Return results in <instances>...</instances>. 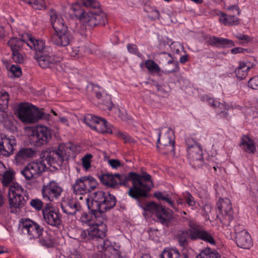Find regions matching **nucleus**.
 I'll return each mask as SVG.
<instances>
[{
    "label": "nucleus",
    "instance_id": "nucleus-10",
    "mask_svg": "<svg viewBox=\"0 0 258 258\" xmlns=\"http://www.w3.org/2000/svg\"><path fill=\"white\" fill-rule=\"evenodd\" d=\"M50 138L51 134L49 130L43 125H38L32 129L29 135L31 144L36 147L46 144Z\"/></svg>",
    "mask_w": 258,
    "mask_h": 258
},
{
    "label": "nucleus",
    "instance_id": "nucleus-20",
    "mask_svg": "<svg viewBox=\"0 0 258 258\" xmlns=\"http://www.w3.org/2000/svg\"><path fill=\"white\" fill-rule=\"evenodd\" d=\"M198 239H201L212 245H215L216 243L213 233L195 226V231L191 236V240H195Z\"/></svg>",
    "mask_w": 258,
    "mask_h": 258
},
{
    "label": "nucleus",
    "instance_id": "nucleus-9",
    "mask_svg": "<svg viewBox=\"0 0 258 258\" xmlns=\"http://www.w3.org/2000/svg\"><path fill=\"white\" fill-rule=\"evenodd\" d=\"M20 228L22 233L30 239L39 237L44 230L42 227L29 218L22 219L20 221Z\"/></svg>",
    "mask_w": 258,
    "mask_h": 258
},
{
    "label": "nucleus",
    "instance_id": "nucleus-30",
    "mask_svg": "<svg viewBox=\"0 0 258 258\" xmlns=\"http://www.w3.org/2000/svg\"><path fill=\"white\" fill-rule=\"evenodd\" d=\"M29 199L28 196H11L9 197L11 208H20L23 207Z\"/></svg>",
    "mask_w": 258,
    "mask_h": 258
},
{
    "label": "nucleus",
    "instance_id": "nucleus-61",
    "mask_svg": "<svg viewBox=\"0 0 258 258\" xmlns=\"http://www.w3.org/2000/svg\"><path fill=\"white\" fill-rule=\"evenodd\" d=\"M108 162L109 165L114 169H117L121 165L120 161L117 159H109Z\"/></svg>",
    "mask_w": 258,
    "mask_h": 258
},
{
    "label": "nucleus",
    "instance_id": "nucleus-55",
    "mask_svg": "<svg viewBox=\"0 0 258 258\" xmlns=\"http://www.w3.org/2000/svg\"><path fill=\"white\" fill-rule=\"evenodd\" d=\"M248 85L252 89H258V75L252 77L249 80Z\"/></svg>",
    "mask_w": 258,
    "mask_h": 258
},
{
    "label": "nucleus",
    "instance_id": "nucleus-39",
    "mask_svg": "<svg viewBox=\"0 0 258 258\" xmlns=\"http://www.w3.org/2000/svg\"><path fill=\"white\" fill-rule=\"evenodd\" d=\"M25 44V41L16 37L12 38L8 42V44L11 47L12 52L20 51Z\"/></svg>",
    "mask_w": 258,
    "mask_h": 258
},
{
    "label": "nucleus",
    "instance_id": "nucleus-43",
    "mask_svg": "<svg viewBox=\"0 0 258 258\" xmlns=\"http://www.w3.org/2000/svg\"><path fill=\"white\" fill-rule=\"evenodd\" d=\"M39 242L40 245L47 248L51 247L54 246V241L53 237L46 233L45 235L42 236L39 239Z\"/></svg>",
    "mask_w": 258,
    "mask_h": 258
},
{
    "label": "nucleus",
    "instance_id": "nucleus-40",
    "mask_svg": "<svg viewBox=\"0 0 258 258\" xmlns=\"http://www.w3.org/2000/svg\"><path fill=\"white\" fill-rule=\"evenodd\" d=\"M84 178L86 193L92 191L97 187L98 182L94 177L90 176H84Z\"/></svg>",
    "mask_w": 258,
    "mask_h": 258
},
{
    "label": "nucleus",
    "instance_id": "nucleus-4",
    "mask_svg": "<svg viewBox=\"0 0 258 258\" xmlns=\"http://www.w3.org/2000/svg\"><path fill=\"white\" fill-rule=\"evenodd\" d=\"M74 146L71 143L60 144L57 149L44 153V158H46L47 165L51 166L55 163L61 164L63 161L67 160L73 152Z\"/></svg>",
    "mask_w": 258,
    "mask_h": 258
},
{
    "label": "nucleus",
    "instance_id": "nucleus-29",
    "mask_svg": "<svg viewBox=\"0 0 258 258\" xmlns=\"http://www.w3.org/2000/svg\"><path fill=\"white\" fill-rule=\"evenodd\" d=\"M162 54L167 55L170 57V59L167 61V64L164 66V71L162 72L165 74H169L177 72L179 70V63L177 61L174 60L170 53L162 52Z\"/></svg>",
    "mask_w": 258,
    "mask_h": 258
},
{
    "label": "nucleus",
    "instance_id": "nucleus-56",
    "mask_svg": "<svg viewBox=\"0 0 258 258\" xmlns=\"http://www.w3.org/2000/svg\"><path fill=\"white\" fill-rule=\"evenodd\" d=\"M30 205L37 210H40L43 207L42 202L38 199H32L30 203Z\"/></svg>",
    "mask_w": 258,
    "mask_h": 258
},
{
    "label": "nucleus",
    "instance_id": "nucleus-53",
    "mask_svg": "<svg viewBox=\"0 0 258 258\" xmlns=\"http://www.w3.org/2000/svg\"><path fill=\"white\" fill-rule=\"evenodd\" d=\"M184 199L186 204L189 207H194L196 205V202L195 201L193 196L189 192L186 191L184 194Z\"/></svg>",
    "mask_w": 258,
    "mask_h": 258
},
{
    "label": "nucleus",
    "instance_id": "nucleus-2",
    "mask_svg": "<svg viewBox=\"0 0 258 258\" xmlns=\"http://www.w3.org/2000/svg\"><path fill=\"white\" fill-rule=\"evenodd\" d=\"M86 202L88 208L96 218L98 214H101L112 208L115 205L116 199L110 194L99 190L94 193L91 201L86 198Z\"/></svg>",
    "mask_w": 258,
    "mask_h": 258
},
{
    "label": "nucleus",
    "instance_id": "nucleus-58",
    "mask_svg": "<svg viewBox=\"0 0 258 258\" xmlns=\"http://www.w3.org/2000/svg\"><path fill=\"white\" fill-rule=\"evenodd\" d=\"M117 135L119 138L123 140L125 143H133L135 141L134 139L130 136L123 132H118Z\"/></svg>",
    "mask_w": 258,
    "mask_h": 258
},
{
    "label": "nucleus",
    "instance_id": "nucleus-25",
    "mask_svg": "<svg viewBox=\"0 0 258 258\" xmlns=\"http://www.w3.org/2000/svg\"><path fill=\"white\" fill-rule=\"evenodd\" d=\"M190 140L186 141L188 147V152L189 156L194 160H200L202 159V150L199 145L194 143L193 145H190Z\"/></svg>",
    "mask_w": 258,
    "mask_h": 258
},
{
    "label": "nucleus",
    "instance_id": "nucleus-41",
    "mask_svg": "<svg viewBox=\"0 0 258 258\" xmlns=\"http://www.w3.org/2000/svg\"><path fill=\"white\" fill-rule=\"evenodd\" d=\"M81 5L82 4L80 3L79 0H78L76 3L72 4L71 7V10L75 16L79 19L81 21L82 18L84 17V15L86 12L82 8Z\"/></svg>",
    "mask_w": 258,
    "mask_h": 258
},
{
    "label": "nucleus",
    "instance_id": "nucleus-11",
    "mask_svg": "<svg viewBox=\"0 0 258 258\" xmlns=\"http://www.w3.org/2000/svg\"><path fill=\"white\" fill-rule=\"evenodd\" d=\"M117 187L119 185L127 186L129 180L132 181L133 186L128 190V195L132 198L137 199V195H135V189L137 188V185L139 184V177L137 173L135 172H130L128 174L115 173Z\"/></svg>",
    "mask_w": 258,
    "mask_h": 258
},
{
    "label": "nucleus",
    "instance_id": "nucleus-36",
    "mask_svg": "<svg viewBox=\"0 0 258 258\" xmlns=\"http://www.w3.org/2000/svg\"><path fill=\"white\" fill-rule=\"evenodd\" d=\"M162 144L164 146L165 152L164 154H168L172 153L174 154V141L169 137L168 133H167L163 138Z\"/></svg>",
    "mask_w": 258,
    "mask_h": 258
},
{
    "label": "nucleus",
    "instance_id": "nucleus-15",
    "mask_svg": "<svg viewBox=\"0 0 258 258\" xmlns=\"http://www.w3.org/2000/svg\"><path fill=\"white\" fill-rule=\"evenodd\" d=\"M43 219L49 225L58 228L61 223V217L59 212L48 205L42 210Z\"/></svg>",
    "mask_w": 258,
    "mask_h": 258
},
{
    "label": "nucleus",
    "instance_id": "nucleus-31",
    "mask_svg": "<svg viewBox=\"0 0 258 258\" xmlns=\"http://www.w3.org/2000/svg\"><path fill=\"white\" fill-rule=\"evenodd\" d=\"M239 146L242 147L244 151L248 153L253 154L256 151L253 141L247 136L242 137Z\"/></svg>",
    "mask_w": 258,
    "mask_h": 258
},
{
    "label": "nucleus",
    "instance_id": "nucleus-6",
    "mask_svg": "<svg viewBox=\"0 0 258 258\" xmlns=\"http://www.w3.org/2000/svg\"><path fill=\"white\" fill-rule=\"evenodd\" d=\"M106 226L100 228L89 227L86 230L75 229L71 237L80 241H87L90 239H103L106 236Z\"/></svg>",
    "mask_w": 258,
    "mask_h": 258
},
{
    "label": "nucleus",
    "instance_id": "nucleus-35",
    "mask_svg": "<svg viewBox=\"0 0 258 258\" xmlns=\"http://www.w3.org/2000/svg\"><path fill=\"white\" fill-rule=\"evenodd\" d=\"M72 187L74 192L76 194L85 195L87 194L84 176L77 179L73 184Z\"/></svg>",
    "mask_w": 258,
    "mask_h": 258
},
{
    "label": "nucleus",
    "instance_id": "nucleus-5",
    "mask_svg": "<svg viewBox=\"0 0 258 258\" xmlns=\"http://www.w3.org/2000/svg\"><path fill=\"white\" fill-rule=\"evenodd\" d=\"M82 25L80 26L78 31L83 35L87 29L94 27L99 25H104L107 22L106 14L101 10L88 11L85 13L82 18Z\"/></svg>",
    "mask_w": 258,
    "mask_h": 258
},
{
    "label": "nucleus",
    "instance_id": "nucleus-51",
    "mask_svg": "<svg viewBox=\"0 0 258 258\" xmlns=\"http://www.w3.org/2000/svg\"><path fill=\"white\" fill-rule=\"evenodd\" d=\"M30 5L36 10L44 9L46 7L44 0H30Z\"/></svg>",
    "mask_w": 258,
    "mask_h": 258
},
{
    "label": "nucleus",
    "instance_id": "nucleus-42",
    "mask_svg": "<svg viewBox=\"0 0 258 258\" xmlns=\"http://www.w3.org/2000/svg\"><path fill=\"white\" fill-rule=\"evenodd\" d=\"M79 2L86 8L90 9V11L101 10V5L96 0H79Z\"/></svg>",
    "mask_w": 258,
    "mask_h": 258
},
{
    "label": "nucleus",
    "instance_id": "nucleus-28",
    "mask_svg": "<svg viewBox=\"0 0 258 258\" xmlns=\"http://www.w3.org/2000/svg\"><path fill=\"white\" fill-rule=\"evenodd\" d=\"M216 15L219 16V22L225 26L239 24L238 18L235 16L227 15L219 11H216Z\"/></svg>",
    "mask_w": 258,
    "mask_h": 258
},
{
    "label": "nucleus",
    "instance_id": "nucleus-37",
    "mask_svg": "<svg viewBox=\"0 0 258 258\" xmlns=\"http://www.w3.org/2000/svg\"><path fill=\"white\" fill-rule=\"evenodd\" d=\"M15 171L12 168L6 170L3 173L1 181L3 186H8L10 185L15 179Z\"/></svg>",
    "mask_w": 258,
    "mask_h": 258
},
{
    "label": "nucleus",
    "instance_id": "nucleus-8",
    "mask_svg": "<svg viewBox=\"0 0 258 258\" xmlns=\"http://www.w3.org/2000/svg\"><path fill=\"white\" fill-rule=\"evenodd\" d=\"M46 158L39 162H32L20 171V173L26 180L30 181L40 176L47 168Z\"/></svg>",
    "mask_w": 258,
    "mask_h": 258
},
{
    "label": "nucleus",
    "instance_id": "nucleus-44",
    "mask_svg": "<svg viewBox=\"0 0 258 258\" xmlns=\"http://www.w3.org/2000/svg\"><path fill=\"white\" fill-rule=\"evenodd\" d=\"M196 258H221L218 253L211 251L210 248L203 250L196 256Z\"/></svg>",
    "mask_w": 258,
    "mask_h": 258
},
{
    "label": "nucleus",
    "instance_id": "nucleus-54",
    "mask_svg": "<svg viewBox=\"0 0 258 258\" xmlns=\"http://www.w3.org/2000/svg\"><path fill=\"white\" fill-rule=\"evenodd\" d=\"M19 51L12 52V58L15 62L21 63L24 62V58L23 55Z\"/></svg>",
    "mask_w": 258,
    "mask_h": 258
},
{
    "label": "nucleus",
    "instance_id": "nucleus-63",
    "mask_svg": "<svg viewBox=\"0 0 258 258\" xmlns=\"http://www.w3.org/2000/svg\"><path fill=\"white\" fill-rule=\"evenodd\" d=\"M104 104L106 105L109 110L112 109L113 107V103L111 101L110 96L109 95L106 96V100L103 101Z\"/></svg>",
    "mask_w": 258,
    "mask_h": 258
},
{
    "label": "nucleus",
    "instance_id": "nucleus-48",
    "mask_svg": "<svg viewBox=\"0 0 258 258\" xmlns=\"http://www.w3.org/2000/svg\"><path fill=\"white\" fill-rule=\"evenodd\" d=\"M83 119L85 124L89 126L91 129L93 130V126L95 125L97 120H98V117L89 114L84 116Z\"/></svg>",
    "mask_w": 258,
    "mask_h": 258
},
{
    "label": "nucleus",
    "instance_id": "nucleus-45",
    "mask_svg": "<svg viewBox=\"0 0 258 258\" xmlns=\"http://www.w3.org/2000/svg\"><path fill=\"white\" fill-rule=\"evenodd\" d=\"M180 254L176 249H164L161 254V258H179Z\"/></svg>",
    "mask_w": 258,
    "mask_h": 258
},
{
    "label": "nucleus",
    "instance_id": "nucleus-12",
    "mask_svg": "<svg viewBox=\"0 0 258 258\" xmlns=\"http://www.w3.org/2000/svg\"><path fill=\"white\" fill-rule=\"evenodd\" d=\"M41 191L44 200L54 201L60 196L62 189L56 182L51 180L43 185Z\"/></svg>",
    "mask_w": 258,
    "mask_h": 258
},
{
    "label": "nucleus",
    "instance_id": "nucleus-14",
    "mask_svg": "<svg viewBox=\"0 0 258 258\" xmlns=\"http://www.w3.org/2000/svg\"><path fill=\"white\" fill-rule=\"evenodd\" d=\"M234 230L237 246L242 248H249L252 245V241L248 232L240 225H236Z\"/></svg>",
    "mask_w": 258,
    "mask_h": 258
},
{
    "label": "nucleus",
    "instance_id": "nucleus-24",
    "mask_svg": "<svg viewBox=\"0 0 258 258\" xmlns=\"http://www.w3.org/2000/svg\"><path fill=\"white\" fill-rule=\"evenodd\" d=\"M81 214V216L80 218V220L82 223L83 224H85L87 225L90 226V227H95V228H100L102 225H105V224L103 223L102 221H99V222L96 221L97 218H95L94 217V219L91 216V215L87 214V213H80ZM80 214H79V215ZM94 216H95L94 215ZM99 217V214H98L96 217Z\"/></svg>",
    "mask_w": 258,
    "mask_h": 258
},
{
    "label": "nucleus",
    "instance_id": "nucleus-22",
    "mask_svg": "<svg viewBox=\"0 0 258 258\" xmlns=\"http://www.w3.org/2000/svg\"><path fill=\"white\" fill-rule=\"evenodd\" d=\"M189 226V229L180 231L177 234L176 238L181 246L185 247L187 245L188 240L189 239L191 240V236L195 231V225L193 223H190Z\"/></svg>",
    "mask_w": 258,
    "mask_h": 258
},
{
    "label": "nucleus",
    "instance_id": "nucleus-33",
    "mask_svg": "<svg viewBox=\"0 0 258 258\" xmlns=\"http://www.w3.org/2000/svg\"><path fill=\"white\" fill-rule=\"evenodd\" d=\"M35 154V151L30 148H21L16 155L15 160L17 163H20L27 158H32Z\"/></svg>",
    "mask_w": 258,
    "mask_h": 258
},
{
    "label": "nucleus",
    "instance_id": "nucleus-23",
    "mask_svg": "<svg viewBox=\"0 0 258 258\" xmlns=\"http://www.w3.org/2000/svg\"><path fill=\"white\" fill-rule=\"evenodd\" d=\"M253 68L249 61H239L238 66L235 70L236 76L238 79H244L248 75V71Z\"/></svg>",
    "mask_w": 258,
    "mask_h": 258
},
{
    "label": "nucleus",
    "instance_id": "nucleus-27",
    "mask_svg": "<svg viewBox=\"0 0 258 258\" xmlns=\"http://www.w3.org/2000/svg\"><path fill=\"white\" fill-rule=\"evenodd\" d=\"M209 42L211 45L219 47H232L235 45L232 40L221 37H210Z\"/></svg>",
    "mask_w": 258,
    "mask_h": 258
},
{
    "label": "nucleus",
    "instance_id": "nucleus-38",
    "mask_svg": "<svg viewBox=\"0 0 258 258\" xmlns=\"http://www.w3.org/2000/svg\"><path fill=\"white\" fill-rule=\"evenodd\" d=\"M11 196H28L26 191L17 182L12 183L9 187V197Z\"/></svg>",
    "mask_w": 258,
    "mask_h": 258
},
{
    "label": "nucleus",
    "instance_id": "nucleus-17",
    "mask_svg": "<svg viewBox=\"0 0 258 258\" xmlns=\"http://www.w3.org/2000/svg\"><path fill=\"white\" fill-rule=\"evenodd\" d=\"M217 208L223 215L224 223L229 225L233 219V212L230 201L227 198L220 199L217 203Z\"/></svg>",
    "mask_w": 258,
    "mask_h": 258
},
{
    "label": "nucleus",
    "instance_id": "nucleus-64",
    "mask_svg": "<svg viewBox=\"0 0 258 258\" xmlns=\"http://www.w3.org/2000/svg\"><path fill=\"white\" fill-rule=\"evenodd\" d=\"M225 8L228 11H232V12H233L234 11H236L237 12L238 15H239L240 13V12L239 11V8L238 6V5H237V4H235V5H234L233 6H228L225 5Z\"/></svg>",
    "mask_w": 258,
    "mask_h": 258
},
{
    "label": "nucleus",
    "instance_id": "nucleus-34",
    "mask_svg": "<svg viewBox=\"0 0 258 258\" xmlns=\"http://www.w3.org/2000/svg\"><path fill=\"white\" fill-rule=\"evenodd\" d=\"M93 130L97 132L104 133H112V131L110 127H108L107 124L106 120L98 117V120H97L95 125L93 126Z\"/></svg>",
    "mask_w": 258,
    "mask_h": 258
},
{
    "label": "nucleus",
    "instance_id": "nucleus-13",
    "mask_svg": "<svg viewBox=\"0 0 258 258\" xmlns=\"http://www.w3.org/2000/svg\"><path fill=\"white\" fill-rule=\"evenodd\" d=\"M139 177V184L137 185L135 189V195H137V199L140 197H146L147 192L153 186L151 180V176L146 172H143L141 175L137 174Z\"/></svg>",
    "mask_w": 258,
    "mask_h": 258
},
{
    "label": "nucleus",
    "instance_id": "nucleus-16",
    "mask_svg": "<svg viewBox=\"0 0 258 258\" xmlns=\"http://www.w3.org/2000/svg\"><path fill=\"white\" fill-rule=\"evenodd\" d=\"M16 141L14 137H8L4 134H0V154L6 157L12 155Z\"/></svg>",
    "mask_w": 258,
    "mask_h": 258
},
{
    "label": "nucleus",
    "instance_id": "nucleus-50",
    "mask_svg": "<svg viewBox=\"0 0 258 258\" xmlns=\"http://www.w3.org/2000/svg\"><path fill=\"white\" fill-rule=\"evenodd\" d=\"M216 103L218 108L221 111L217 113L219 114L222 117H226L228 115L227 110H228L229 106L225 103H220L218 101L216 102Z\"/></svg>",
    "mask_w": 258,
    "mask_h": 258
},
{
    "label": "nucleus",
    "instance_id": "nucleus-18",
    "mask_svg": "<svg viewBox=\"0 0 258 258\" xmlns=\"http://www.w3.org/2000/svg\"><path fill=\"white\" fill-rule=\"evenodd\" d=\"M145 209L149 211L153 214H155L157 219L162 223H166L168 220L167 218L166 210L162 206L158 205L153 202L147 204Z\"/></svg>",
    "mask_w": 258,
    "mask_h": 258
},
{
    "label": "nucleus",
    "instance_id": "nucleus-21",
    "mask_svg": "<svg viewBox=\"0 0 258 258\" xmlns=\"http://www.w3.org/2000/svg\"><path fill=\"white\" fill-rule=\"evenodd\" d=\"M61 208L62 211L66 214L75 217L79 216L82 210L80 204L73 200L69 201L67 203L61 204Z\"/></svg>",
    "mask_w": 258,
    "mask_h": 258
},
{
    "label": "nucleus",
    "instance_id": "nucleus-32",
    "mask_svg": "<svg viewBox=\"0 0 258 258\" xmlns=\"http://www.w3.org/2000/svg\"><path fill=\"white\" fill-rule=\"evenodd\" d=\"M99 178L102 184L106 186L112 188L117 187L115 174L103 173L99 176Z\"/></svg>",
    "mask_w": 258,
    "mask_h": 258
},
{
    "label": "nucleus",
    "instance_id": "nucleus-7",
    "mask_svg": "<svg viewBox=\"0 0 258 258\" xmlns=\"http://www.w3.org/2000/svg\"><path fill=\"white\" fill-rule=\"evenodd\" d=\"M35 59L39 66L43 69L58 70L59 66L60 58L52 53L51 48L47 47L42 53L37 54Z\"/></svg>",
    "mask_w": 258,
    "mask_h": 258
},
{
    "label": "nucleus",
    "instance_id": "nucleus-19",
    "mask_svg": "<svg viewBox=\"0 0 258 258\" xmlns=\"http://www.w3.org/2000/svg\"><path fill=\"white\" fill-rule=\"evenodd\" d=\"M100 242L98 246L104 251V256L105 258H121L119 251L115 249L111 244V242L108 239L102 240L100 239Z\"/></svg>",
    "mask_w": 258,
    "mask_h": 258
},
{
    "label": "nucleus",
    "instance_id": "nucleus-57",
    "mask_svg": "<svg viewBox=\"0 0 258 258\" xmlns=\"http://www.w3.org/2000/svg\"><path fill=\"white\" fill-rule=\"evenodd\" d=\"M234 36L238 39L242 40L244 42L248 43L252 40V38L247 35H245L240 33H236L234 34Z\"/></svg>",
    "mask_w": 258,
    "mask_h": 258
},
{
    "label": "nucleus",
    "instance_id": "nucleus-47",
    "mask_svg": "<svg viewBox=\"0 0 258 258\" xmlns=\"http://www.w3.org/2000/svg\"><path fill=\"white\" fill-rule=\"evenodd\" d=\"M9 94L7 92H3L0 94V110L4 112L8 108L9 104Z\"/></svg>",
    "mask_w": 258,
    "mask_h": 258
},
{
    "label": "nucleus",
    "instance_id": "nucleus-49",
    "mask_svg": "<svg viewBox=\"0 0 258 258\" xmlns=\"http://www.w3.org/2000/svg\"><path fill=\"white\" fill-rule=\"evenodd\" d=\"M202 100L203 102L208 104L209 105L212 106L216 112H219L221 111L217 107L216 102L218 101L214 100L213 98L210 97L209 96L207 95H204L202 97Z\"/></svg>",
    "mask_w": 258,
    "mask_h": 258
},
{
    "label": "nucleus",
    "instance_id": "nucleus-3",
    "mask_svg": "<svg viewBox=\"0 0 258 258\" xmlns=\"http://www.w3.org/2000/svg\"><path fill=\"white\" fill-rule=\"evenodd\" d=\"M18 110L19 118L23 122L35 123L40 119H48L49 117V114L28 103H21Z\"/></svg>",
    "mask_w": 258,
    "mask_h": 258
},
{
    "label": "nucleus",
    "instance_id": "nucleus-62",
    "mask_svg": "<svg viewBox=\"0 0 258 258\" xmlns=\"http://www.w3.org/2000/svg\"><path fill=\"white\" fill-rule=\"evenodd\" d=\"M148 17L151 20H157L159 18V12L157 10H153L148 15Z\"/></svg>",
    "mask_w": 258,
    "mask_h": 258
},
{
    "label": "nucleus",
    "instance_id": "nucleus-52",
    "mask_svg": "<svg viewBox=\"0 0 258 258\" xmlns=\"http://www.w3.org/2000/svg\"><path fill=\"white\" fill-rule=\"evenodd\" d=\"M92 157L91 154H87L82 158V165L86 170H88L91 167Z\"/></svg>",
    "mask_w": 258,
    "mask_h": 258
},
{
    "label": "nucleus",
    "instance_id": "nucleus-1",
    "mask_svg": "<svg viewBox=\"0 0 258 258\" xmlns=\"http://www.w3.org/2000/svg\"><path fill=\"white\" fill-rule=\"evenodd\" d=\"M50 22L54 32L50 36L51 42L58 46H67L73 40V36L62 17L55 11L49 12Z\"/></svg>",
    "mask_w": 258,
    "mask_h": 258
},
{
    "label": "nucleus",
    "instance_id": "nucleus-26",
    "mask_svg": "<svg viewBox=\"0 0 258 258\" xmlns=\"http://www.w3.org/2000/svg\"><path fill=\"white\" fill-rule=\"evenodd\" d=\"M26 44L31 49L39 52L40 53H42L47 47L45 46V43L43 40L35 39L32 36H29V39L26 42Z\"/></svg>",
    "mask_w": 258,
    "mask_h": 258
},
{
    "label": "nucleus",
    "instance_id": "nucleus-46",
    "mask_svg": "<svg viewBox=\"0 0 258 258\" xmlns=\"http://www.w3.org/2000/svg\"><path fill=\"white\" fill-rule=\"evenodd\" d=\"M145 64L150 73H158L161 71L159 65L153 60L148 59L145 62Z\"/></svg>",
    "mask_w": 258,
    "mask_h": 258
},
{
    "label": "nucleus",
    "instance_id": "nucleus-60",
    "mask_svg": "<svg viewBox=\"0 0 258 258\" xmlns=\"http://www.w3.org/2000/svg\"><path fill=\"white\" fill-rule=\"evenodd\" d=\"M170 47L173 53L179 54L182 46L178 43L173 42L170 44Z\"/></svg>",
    "mask_w": 258,
    "mask_h": 258
},
{
    "label": "nucleus",
    "instance_id": "nucleus-59",
    "mask_svg": "<svg viewBox=\"0 0 258 258\" xmlns=\"http://www.w3.org/2000/svg\"><path fill=\"white\" fill-rule=\"evenodd\" d=\"M10 71L16 77H19L22 75L21 69L18 65H12Z\"/></svg>",
    "mask_w": 258,
    "mask_h": 258
}]
</instances>
